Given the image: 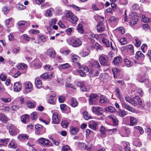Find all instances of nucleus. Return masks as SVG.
I'll list each match as a JSON object with an SVG mask.
<instances>
[{"label":"nucleus","instance_id":"obj_7","mask_svg":"<svg viewBox=\"0 0 151 151\" xmlns=\"http://www.w3.org/2000/svg\"><path fill=\"white\" fill-rule=\"evenodd\" d=\"M91 109L93 113L97 115L101 116L103 114V111L101 107L93 106L92 107Z\"/></svg>","mask_w":151,"mask_h":151},{"label":"nucleus","instance_id":"obj_12","mask_svg":"<svg viewBox=\"0 0 151 151\" xmlns=\"http://www.w3.org/2000/svg\"><path fill=\"white\" fill-rule=\"evenodd\" d=\"M60 118L57 113H54L52 115V123L53 124H58L59 123Z\"/></svg>","mask_w":151,"mask_h":151},{"label":"nucleus","instance_id":"obj_44","mask_svg":"<svg viewBox=\"0 0 151 151\" xmlns=\"http://www.w3.org/2000/svg\"><path fill=\"white\" fill-rule=\"evenodd\" d=\"M123 144L125 147V151H130V147L129 146V142H123Z\"/></svg>","mask_w":151,"mask_h":151},{"label":"nucleus","instance_id":"obj_4","mask_svg":"<svg viewBox=\"0 0 151 151\" xmlns=\"http://www.w3.org/2000/svg\"><path fill=\"white\" fill-rule=\"evenodd\" d=\"M70 45L74 47H77L82 44L81 41L75 37L71 38L70 40Z\"/></svg>","mask_w":151,"mask_h":151},{"label":"nucleus","instance_id":"obj_16","mask_svg":"<svg viewBox=\"0 0 151 151\" xmlns=\"http://www.w3.org/2000/svg\"><path fill=\"white\" fill-rule=\"evenodd\" d=\"M38 141L40 144L44 146L48 145L49 144V140L43 137H41L38 139Z\"/></svg>","mask_w":151,"mask_h":151},{"label":"nucleus","instance_id":"obj_20","mask_svg":"<svg viewBox=\"0 0 151 151\" xmlns=\"http://www.w3.org/2000/svg\"><path fill=\"white\" fill-rule=\"evenodd\" d=\"M129 118L130 126H134L137 124V121L135 117L130 116H129Z\"/></svg>","mask_w":151,"mask_h":151},{"label":"nucleus","instance_id":"obj_50","mask_svg":"<svg viewBox=\"0 0 151 151\" xmlns=\"http://www.w3.org/2000/svg\"><path fill=\"white\" fill-rule=\"evenodd\" d=\"M16 7L19 10L24 9L26 8L25 6L20 4H17Z\"/></svg>","mask_w":151,"mask_h":151},{"label":"nucleus","instance_id":"obj_9","mask_svg":"<svg viewBox=\"0 0 151 151\" xmlns=\"http://www.w3.org/2000/svg\"><path fill=\"white\" fill-rule=\"evenodd\" d=\"M99 103L101 105L104 106L107 105L109 103V99L104 95H101L100 97Z\"/></svg>","mask_w":151,"mask_h":151},{"label":"nucleus","instance_id":"obj_40","mask_svg":"<svg viewBox=\"0 0 151 151\" xmlns=\"http://www.w3.org/2000/svg\"><path fill=\"white\" fill-rule=\"evenodd\" d=\"M53 11V9L52 8L49 9L47 10L46 12L45 16L47 17H50L52 15V12Z\"/></svg>","mask_w":151,"mask_h":151},{"label":"nucleus","instance_id":"obj_37","mask_svg":"<svg viewBox=\"0 0 151 151\" xmlns=\"http://www.w3.org/2000/svg\"><path fill=\"white\" fill-rule=\"evenodd\" d=\"M0 100L6 103H8L10 102L11 101V99L10 97H1Z\"/></svg>","mask_w":151,"mask_h":151},{"label":"nucleus","instance_id":"obj_32","mask_svg":"<svg viewBox=\"0 0 151 151\" xmlns=\"http://www.w3.org/2000/svg\"><path fill=\"white\" fill-rule=\"evenodd\" d=\"M0 120L3 122H6L8 120L7 116L4 114H0Z\"/></svg>","mask_w":151,"mask_h":151},{"label":"nucleus","instance_id":"obj_63","mask_svg":"<svg viewBox=\"0 0 151 151\" xmlns=\"http://www.w3.org/2000/svg\"><path fill=\"white\" fill-rule=\"evenodd\" d=\"M82 28V25L81 24H79L77 28L78 31V32L81 33H83V30Z\"/></svg>","mask_w":151,"mask_h":151},{"label":"nucleus","instance_id":"obj_6","mask_svg":"<svg viewBox=\"0 0 151 151\" xmlns=\"http://www.w3.org/2000/svg\"><path fill=\"white\" fill-rule=\"evenodd\" d=\"M9 131L10 134L12 136L16 135L19 132V130L12 124H10Z\"/></svg>","mask_w":151,"mask_h":151},{"label":"nucleus","instance_id":"obj_33","mask_svg":"<svg viewBox=\"0 0 151 151\" xmlns=\"http://www.w3.org/2000/svg\"><path fill=\"white\" fill-rule=\"evenodd\" d=\"M17 144L14 140H12L9 144L8 147L9 148L15 149L17 147Z\"/></svg>","mask_w":151,"mask_h":151},{"label":"nucleus","instance_id":"obj_34","mask_svg":"<svg viewBox=\"0 0 151 151\" xmlns=\"http://www.w3.org/2000/svg\"><path fill=\"white\" fill-rule=\"evenodd\" d=\"M133 144L136 146L140 147L142 145V142L139 139H136L134 140Z\"/></svg>","mask_w":151,"mask_h":151},{"label":"nucleus","instance_id":"obj_39","mask_svg":"<svg viewBox=\"0 0 151 151\" xmlns=\"http://www.w3.org/2000/svg\"><path fill=\"white\" fill-rule=\"evenodd\" d=\"M78 131V129L77 128H74L71 127L70 128V132L71 134H76Z\"/></svg>","mask_w":151,"mask_h":151},{"label":"nucleus","instance_id":"obj_46","mask_svg":"<svg viewBox=\"0 0 151 151\" xmlns=\"http://www.w3.org/2000/svg\"><path fill=\"white\" fill-rule=\"evenodd\" d=\"M83 114L86 120H88L91 118V116L89 115L88 112L87 111L84 112L83 113Z\"/></svg>","mask_w":151,"mask_h":151},{"label":"nucleus","instance_id":"obj_10","mask_svg":"<svg viewBox=\"0 0 151 151\" xmlns=\"http://www.w3.org/2000/svg\"><path fill=\"white\" fill-rule=\"evenodd\" d=\"M30 25L29 22H26L24 21H22L19 22L17 23V26L18 27L25 29L29 27Z\"/></svg>","mask_w":151,"mask_h":151},{"label":"nucleus","instance_id":"obj_28","mask_svg":"<svg viewBox=\"0 0 151 151\" xmlns=\"http://www.w3.org/2000/svg\"><path fill=\"white\" fill-rule=\"evenodd\" d=\"M52 74H49L45 73L41 76L40 78H41L44 79H47L51 78L52 77Z\"/></svg>","mask_w":151,"mask_h":151},{"label":"nucleus","instance_id":"obj_24","mask_svg":"<svg viewBox=\"0 0 151 151\" xmlns=\"http://www.w3.org/2000/svg\"><path fill=\"white\" fill-rule=\"evenodd\" d=\"M125 99L127 102L129 103L133 106H135L137 105V104L129 96H126L125 97Z\"/></svg>","mask_w":151,"mask_h":151},{"label":"nucleus","instance_id":"obj_31","mask_svg":"<svg viewBox=\"0 0 151 151\" xmlns=\"http://www.w3.org/2000/svg\"><path fill=\"white\" fill-rule=\"evenodd\" d=\"M70 101L71 105L72 107H74L78 106V102L75 99L72 98L70 99Z\"/></svg>","mask_w":151,"mask_h":151},{"label":"nucleus","instance_id":"obj_47","mask_svg":"<svg viewBox=\"0 0 151 151\" xmlns=\"http://www.w3.org/2000/svg\"><path fill=\"white\" fill-rule=\"evenodd\" d=\"M70 65L68 63H65L63 64L60 65L58 66V68L62 69H66L69 68L70 66Z\"/></svg>","mask_w":151,"mask_h":151},{"label":"nucleus","instance_id":"obj_15","mask_svg":"<svg viewBox=\"0 0 151 151\" xmlns=\"http://www.w3.org/2000/svg\"><path fill=\"white\" fill-rule=\"evenodd\" d=\"M22 88V84L19 82H16L14 83V90L16 92L20 91Z\"/></svg>","mask_w":151,"mask_h":151},{"label":"nucleus","instance_id":"obj_13","mask_svg":"<svg viewBox=\"0 0 151 151\" xmlns=\"http://www.w3.org/2000/svg\"><path fill=\"white\" fill-rule=\"evenodd\" d=\"M31 65L32 66L36 68H39L42 66L41 62L38 59H35L31 63Z\"/></svg>","mask_w":151,"mask_h":151},{"label":"nucleus","instance_id":"obj_27","mask_svg":"<svg viewBox=\"0 0 151 151\" xmlns=\"http://www.w3.org/2000/svg\"><path fill=\"white\" fill-rule=\"evenodd\" d=\"M109 117L110 118L111 120L112 121L115 125L117 124L118 123V121L117 118L114 116L111 115L109 116Z\"/></svg>","mask_w":151,"mask_h":151},{"label":"nucleus","instance_id":"obj_45","mask_svg":"<svg viewBox=\"0 0 151 151\" xmlns=\"http://www.w3.org/2000/svg\"><path fill=\"white\" fill-rule=\"evenodd\" d=\"M124 63L126 66L128 67L131 66L132 65V63L127 58L124 60Z\"/></svg>","mask_w":151,"mask_h":151},{"label":"nucleus","instance_id":"obj_51","mask_svg":"<svg viewBox=\"0 0 151 151\" xmlns=\"http://www.w3.org/2000/svg\"><path fill=\"white\" fill-rule=\"evenodd\" d=\"M9 139L8 138L5 139H1L0 140V142L3 143V145H6L7 144L8 142L9 141Z\"/></svg>","mask_w":151,"mask_h":151},{"label":"nucleus","instance_id":"obj_21","mask_svg":"<svg viewBox=\"0 0 151 151\" xmlns=\"http://www.w3.org/2000/svg\"><path fill=\"white\" fill-rule=\"evenodd\" d=\"M29 118V116L27 114L22 115L21 117V122L24 123H27Z\"/></svg>","mask_w":151,"mask_h":151},{"label":"nucleus","instance_id":"obj_14","mask_svg":"<svg viewBox=\"0 0 151 151\" xmlns=\"http://www.w3.org/2000/svg\"><path fill=\"white\" fill-rule=\"evenodd\" d=\"M122 106L126 109L132 112L135 113L136 111V110L134 108H133L132 107L125 102H124L122 103Z\"/></svg>","mask_w":151,"mask_h":151},{"label":"nucleus","instance_id":"obj_56","mask_svg":"<svg viewBox=\"0 0 151 151\" xmlns=\"http://www.w3.org/2000/svg\"><path fill=\"white\" fill-rule=\"evenodd\" d=\"M135 41L136 42V43L134 44L135 46L137 47H139L141 43V41L137 38L135 39Z\"/></svg>","mask_w":151,"mask_h":151},{"label":"nucleus","instance_id":"obj_61","mask_svg":"<svg viewBox=\"0 0 151 151\" xmlns=\"http://www.w3.org/2000/svg\"><path fill=\"white\" fill-rule=\"evenodd\" d=\"M37 114L36 112H32L31 115V118L32 120H35L37 118Z\"/></svg>","mask_w":151,"mask_h":151},{"label":"nucleus","instance_id":"obj_48","mask_svg":"<svg viewBox=\"0 0 151 151\" xmlns=\"http://www.w3.org/2000/svg\"><path fill=\"white\" fill-rule=\"evenodd\" d=\"M118 40L120 43L122 45H125L127 43L126 39L124 37L121 38Z\"/></svg>","mask_w":151,"mask_h":151},{"label":"nucleus","instance_id":"obj_5","mask_svg":"<svg viewBox=\"0 0 151 151\" xmlns=\"http://www.w3.org/2000/svg\"><path fill=\"white\" fill-rule=\"evenodd\" d=\"M99 98L98 96L96 93H92L89 96L88 99L89 104L90 105L96 104V101Z\"/></svg>","mask_w":151,"mask_h":151},{"label":"nucleus","instance_id":"obj_60","mask_svg":"<svg viewBox=\"0 0 151 151\" xmlns=\"http://www.w3.org/2000/svg\"><path fill=\"white\" fill-rule=\"evenodd\" d=\"M35 128L37 130H39V131H41L43 130L44 128H43L42 126L40 124H37L35 126Z\"/></svg>","mask_w":151,"mask_h":151},{"label":"nucleus","instance_id":"obj_22","mask_svg":"<svg viewBox=\"0 0 151 151\" xmlns=\"http://www.w3.org/2000/svg\"><path fill=\"white\" fill-rule=\"evenodd\" d=\"M29 138L28 135L25 134H19L18 136V138L20 141H23L26 140Z\"/></svg>","mask_w":151,"mask_h":151},{"label":"nucleus","instance_id":"obj_53","mask_svg":"<svg viewBox=\"0 0 151 151\" xmlns=\"http://www.w3.org/2000/svg\"><path fill=\"white\" fill-rule=\"evenodd\" d=\"M115 94L117 96V98L119 99L121 98V96L120 94L119 90L117 88H116L114 92Z\"/></svg>","mask_w":151,"mask_h":151},{"label":"nucleus","instance_id":"obj_41","mask_svg":"<svg viewBox=\"0 0 151 151\" xmlns=\"http://www.w3.org/2000/svg\"><path fill=\"white\" fill-rule=\"evenodd\" d=\"M105 27L104 25L100 23L98 24L97 26V30L98 31H102L104 30Z\"/></svg>","mask_w":151,"mask_h":151},{"label":"nucleus","instance_id":"obj_3","mask_svg":"<svg viewBox=\"0 0 151 151\" xmlns=\"http://www.w3.org/2000/svg\"><path fill=\"white\" fill-rule=\"evenodd\" d=\"M99 38L101 42L103 44L107 47H109L111 45V47L113 48V46L112 45L111 42L110 43L109 40L107 39L106 37L103 34H101L99 36Z\"/></svg>","mask_w":151,"mask_h":151},{"label":"nucleus","instance_id":"obj_64","mask_svg":"<svg viewBox=\"0 0 151 151\" xmlns=\"http://www.w3.org/2000/svg\"><path fill=\"white\" fill-rule=\"evenodd\" d=\"M70 149V147L68 145H65L62 147L61 151H68Z\"/></svg>","mask_w":151,"mask_h":151},{"label":"nucleus","instance_id":"obj_2","mask_svg":"<svg viewBox=\"0 0 151 151\" xmlns=\"http://www.w3.org/2000/svg\"><path fill=\"white\" fill-rule=\"evenodd\" d=\"M65 15L67 19L73 24L75 23L78 20L77 17L70 11H67Z\"/></svg>","mask_w":151,"mask_h":151},{"label":"nucleus","instance_id":"obj_11","mask_svg":"<svg viewBox=\"0 0 151 151\" xmlns=\"http://www.w3.org/2000/svg\"><path fill=\"white\" fill-rule=\"evenodd\" d=\"M25 91L29 93L31 92L33 89L32 83L29 81L26 82L24 83Z\"/></svg>","mask_w":151,"mask_h":151},{"label":"nucleus","instance_id":"obj_57","mask_svg":"<svg viewBox=\"0 0 151 151\" xmlns=\"http://www.w3.org/2000/svg\"><path fill=\"white\" fill-rule=\"evenodd\" d=\"M21 37L24 38L26 41H29V40L30 37L27 35L24 34L22 35L21 36Z\"/></svg>","mask_w":151,"mask_h":151},{"label":"nucleus","instance_id":"obj_29","mask_svg":"<svg viewBox=\"0 0 151 151\" xmlns=\"http://www.w3.org/2000/svg\"><path fill=\"white\" fill-rule=\"evenodd\" d=\"M35 83L37 88H40L42 87V81L39 78H37L35 80Z\"/></svg>","mask_w":151,"mask_h":151},{"label":"nucleus","instance_id":"obj_58","mask_svg":"<svg viewBox=\"0 0 151 151\" xmlns=\"http://www.w3.org/2000/svg\"><path fill=\"white\" fill-rule=\"evenodd\" d=\"M89 54L88 52L84 51H83L80 53V55L83 57H85L88 55Z\"/></svg>","mask_w":151,"mask_h":151},{"label":"nucleus","instance_id":"obj_35","mask_svg":"<svg viewBox=\"0 0 151 151\" xmlns=\"http://www.w3.org/2000/svg\"><path fill=\"white\" fill-rule=\"evenodd\" d=\"M105 110L106 111L109 113L114 112L115 111L114 108L112 106L107 107L105 108Z\"/></svg>","mask_w":151,"mask_h":151},{"label":"nucleus","instance_id":"obj_43","mask_svg":"<svg viewBox=\"0 0 151 151\" xmlns=\"http://www.w3.org/2000/svg\"><path fill=\"white\" fill-rule=\"evenodd\" d=\"M144 56V55L141 51L137 52L135 55V58L138 59L140 58H143Z\"/></svg>","mask_w":151,"mask_h":151},{"label":"nucleus","instance_id":"obj_30","mask_svg":"<svg viewBox=\"0 0 151 151\" xmlns=\"http://www.w3.org/2000/svg\"><path fill=\"white\" fill-rule=\"evenodd\" d=\"M55 96V94L50 96L48 100V103L54 105L56 103V100L54 98Z\"/></svg>","mask_w":151,"mask_h":151},{"label":"nucleus","instance_id":"obj_25","mask_svg":"<svg viewBox=\"0 0 151 151\" xmlns=\"http://www.w3.org/2000/svg\"><path fill=\"white\" fill-rule=\"evenodd\" d=\"M26 104L28 107L29 109L33 108L36 106V103L35 102L28 100L26 102Z\"/></svg>","mask_w":151,"mask_h":151},{"label":"nucleus","instance_id":"obj_8","mask_svg":"<svg viewBox=\"0 0 151 151\" xmlns=\"http://www.w3.org/2000/svg\"><path fill=\"white\" fill-rule=\"evenodd\" d=\"M99 59L101 65L103 66H106L108 65V59L107 55H102L99 57Z\"/></svg>","mask_w":151,"mask_h":151},{"label":"nucleus","instance_id":"obj_52","mask_svg":"<svg viewBox=\"0 0 151 151\" xmlns=\"http://www.w3.org/2000/svg\"><path fill=\"white\" fill-rule=\"evenodd\" d=\"M61 124L63 127L66 128L68 126V123L66 121L64 120L62 122Z\"/></svg>","mask_w":151,"mask_h":151},{"label":"nucleus","instance_id":"obj_1","mask_svg":"<svg viewBox=\"0 0 151 151\" xmlns=\"http://www.w3.org/2000/svg\"><path fill=\"white\" fill-rule=\"evenodd\" d=\"M92 67L90 72L94 76L96 77L99 75V71L100 70V66L98 61L93 60L90 63Z\"/></svg>","mask_w":151,"mask_h":151},{"label":"nucleus","instance_id":"obj_54","mask_svg":"<svg viewBox=\"0 0 151 151\" xmlns=\"http://www.w3.org/2000/svg\"><path fill=\"white\" fill-rule=\"evenodd\" d=\"M43 68L45 70H51L53 69L52 67L49 65L47 64L44 65Z\"/></svg>","mask_w":151,"mask_h":151},{"label":"nucleus","instance_id":"obj_18","mask_svg":"<svg viewBox=\"0 0 151 151\" xmlns=\"http://www.w3.org/2000/svg\"><path fill=\"white\" fill-rule=\"evenodd\" d=\"M122 62L121 58L120 57L117 56L114 58L113 61V63L114 65H118L121 64Z\"/></svg>","mask_w":151,"mask_h":151},{"label":"nucleus","instance_id":"obj_59","mask_svg":"<svg viewBox=\"0 0 151 151\" xmlns=\"http://www.w3.org/2000/svg\"><path fill=\"white\" fill-rule=\"evenodd\" d=\"M7 78L6 75L4 74H1L0 75V79L3 81H5Z\"/></svg>","mask_w":151,"mask_h":151},{"label":"nucleus","instance_id":"obj_42","mask_svg":"<svg viewBox=\"0 0 151 151\" xmlns=\"http://www.w3.org/2000/svg\"><path fill=\"white\" fill-rule=\"evenodd\" d=\"M79 60V57L76 55H73L72 57V61L73 62L77 63Z\"/></svg>","mask_w":151,"mask_h":151},{"label":"nucleus","instance_id":"obj_23","mask_svg":"<svg viewBox=\"0 0 151 151\" xmlns=\"http://www.w3.org/2000/svg\"><path fill=\"white\" fill-rule=\"evenodd\" d=\"M117 114L119 116L123 117L125 116H126L127 114V111H125L124 110H119L117 111Z\"/></svg>","mask_w":151,"mask_h":151},{"label":"nucleus","instance_id":"obj_38","mask_svg":"<svg viewBox=\"0 0 151 151\" xmlns=\"http://www.w3.org/2000/svg\"><path fill=\"white\" fill-rule=\"evenodd\" d=\"M27 68V65L24 63H22L18 65L17 68L18 69L23 70L26 69Z\"/></svg>","mask_w":151,"mask_h":151},{"label":"nucleus","instance_id":"obj_36","mask_svg":"<svg viewBox=\"0 0 151 151\" xmlns=\"http://www.w3.org/2000/svg\"><path fill=\"white\" fill-rule=\"evenodd\" d=\"M124 48L127 50V51L129 53H132L134 52L133 46L131 45L125 46L124 47Z\"/></svg>","mask_w":151,"mask_h":151},{"label":"nucleus","instance_id":"obj_19","mask_svg":"<svg viewBox=\"0 0 151 151\" xmlns=\"http://www.w3.org/2000/svg\"><path fill=\"white\" fill-rule=\"evenodd\" d=\"M46 54L50 58H52L55 57V52L54 50L50 49L47 50L46 52Z\"/></svg>","mask_w":151,"mask_h":151},{"label":"nucleus","instance_id":"obj_17","mask_svg":"<svg viewBox=\"0 0 151 151\" xmlns=\"http://www.w3.org/2000/svg\"><path fill=\"white\" fill-rule=\"evenodd\" d=\"M98 123L94 121H90L88 123V126L90 128L93 130H96L98 125Z\"/></svg>","mask_w":151,"mask_h":151},{"label":"nucleus","instance_id":"obj_62","mask_svg":"<svg viewBox=\"0 0 151 151\" xmlns=\"http://www.w3.org/2000/svg\"><path fill=\"white\" fill-rule=\"evenodd\" d=\"M39 38L43 42H45L46 40V38L45 36L42 34H40L39 35Z\"/></svg>","mask_w":151,"mask_h":151},{"label":"nucleus","instance_id":"obj_26","mask_svg":"<svg viewBox=\"0 0 151 151\" xmlns=\"http://www.w3.org/2000/svg\"><path fill=\"white\" fill-rule=\"evenodd\" d=\"M11 72L13 74H14L13 76L14 78L17 77L21 74V73L19 71L16 69L14 68L11 70L10 72L11 73Z\"/></svg>","mask_w":151,"mask_h":151},{"label":"nucleus","instance_id":"obj_49","mask_svg":"<svg viewBox=\"0 0 151 151\" xmlns=\"http://www.w3.org/2000/svg\"><path fill=\"white\" fill-rule=\"evenodd\" d=\"M112 71L114 75V76L115 77L116 76H117L119 72V70L117 68H112Z\"/></svg>","mask_w":151,"mask_h":151},{"label":"nucleus","instance_id":"obj_55","mask_svg":"<svg viewBox=\"0 0 151 151\" xmlns=\"http://www.w3.org/2000/svg\"><path fill=\"white\" fill-rule=\"evenodd\" d=\"M10 10V8L7 6L4 7L2 9L4 13L6 14L8 13Z\"/></svg>","mask_w":151,"mask_h":151}]
</instances>
